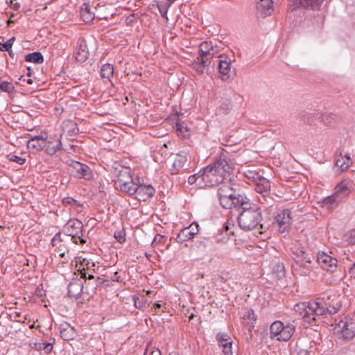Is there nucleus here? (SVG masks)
<instances>
[{
  "mask_svg": "<svg viewBox=\"0 0 355 355\" xmlns=\"http://www.w3.org/2000/svg\"><path fill=\"white\" fill-rule=\"evenodd\" d=\"M70 173L76 178L90 180L92 178V172L86 164L73 161L70 166Z\"/></svg>",
  "mask_w": 355,
  "mask_h": 355,
  "instance_id": "12",
  "label": "nucleus"
},
{
  "mask_svg": "<svg viewBox=\"0 0 355 355\" xmlns=\"http://www.w3.org/2000/svg\"><path fill=\"white\" fill-rule=\"evenodd\" d=\"M113 65L110 64H105L102 66L101 69V76L102 78L111 81V78L113 76Z\"/></svg>",
  "mask_w": 355,
  "mask_h": 355,
  "instance_id": "29",
  "label": "nucleus"
},
{
  "mask_svg": "<svg viewBox=\"0 0 355 355\" xmlns=\"http://www.w3.org/2000/svg\"><path fill=\"white\" fill-rule=\"evenodd\" d=\"M187 162V153L181 152L176 155L173 160L172 168H171L173 174H177L181 171Z\"/></svg>",
  "mask_w": 355,
  "mask_h": 355,
  "instance_id": "19",
  "label": "nucleus"
},
{
  "mask_svg": "<svg viewBox=\"0 0 355 355\" xmlns=\"http://www.w3.org/2000/svg\"><path fill=\"white\" fill-rule=\"evenodd\" d=\"M193 236L190 230L187 227H185L179 232L176 239L178 242L183 243L193 239Z\"/></svg>",
  "mask_w": 355,
  "mask_h": 355,
  "instance_id": "32",
  "label": "nucleus"
},
{
  "mask_svg": "<svg viewBox=\"0 0 355 355\" xmlns=\"http://www.w3.org/2000/svg\"><path fill=\"white\" fill-rule=\"evenodd\" d=\"M230 183V182L222 183V185L218 189V198L236 197L235 190L232 187Z\"/></svg>",
  "mask_w": 355,
  "mask_h": 355,
  "instance_id": "22",
  "label": "nucleus"
},
{
  "mask_svg": "<svg viewBox=\"0 0 355 355\" xmlns=\"http://www.w3.org/2000/svg\"><path fill=\"white\" fill-rule=\"evenodd\" d=\"M303 7H311L316 8L322 2L323 0H295Z\"/></svg>",
  "mask_w": 355,
  "mask_h": 355,
  "instance_id": "35",
  "label": "nucleus"
},
{
  "mask_svg": "<svg viewBox=\"0 0 355 355\" xmlns=\"http://www.w3.org/2000/svg\"><path fill=\"white\" fill-rule=\"evenodd\" d=\"M223 352L224 355H234L232 352V342L223 344Z\"/></svg>",
  "mask_w": 355,
  "mask_h": 355,
  "instance_id": "43",
  "label": "nucleus"
},
{
  "mask_svg": "<svg viewBox=\"0 0 355 355\" xmlns=\"http://www.w3.org/2000/svg\"><path fill=\"white\" fill-rule=\"evenodd\" d=\"M15 40V37H12L6 41V42L10 44L9 46L10 49H12V46L13 45Z\"/></svg>",
  "mask_w": 355,
  "mask_h": 355,
  "instance_id": "49",
  "label": "nucleus"
},
{
  "mask_svg": "<svg viewBox=\"0 0 355 355\" xmlns=\"http://www.w3.org/2000/svg\"><path fill=\"white\" fill-rule=\"evenodd\" d=\"M26 82H27V83H28V84H32V83H33V80H32V79H31V78H29V79H28V80H26Z\"/></svg>",
  "mask_w": 355,
  "mask_h": 355,
  "instance_id": "59",
  "label": "nucleus"
},
{
  "mask_svg": "<svg viewBox=\"0 0 355 355\" xmlns=\"http://www.w3.org/2000/svg\"><path fill=\"white\" fill-rule=\"evenodd\" d=\"M80 16L84 21L86 23L92 21L95 15L90 10L89 5L88 3H84L80 8Z\"/></svg>",
  "mask_w": 355,
  "mask_h": 355,
  "instance_id": "28",
  "label": "nucleus"
},
{
  "mask_svg": "<svg viewBox=\"0 0 355 355\" xmlns=\"http://www.w3.org/2000/svg\"><path fill=\"white\" fill-rule=\"evenodd\" d=\"M324 308L319 307L318 301L303 302L296 304L294 310L306 321L315 320V316L324 315Z\"/></svg>",
  "mask_w": 355,
  "mask_h": 355,
  "instance_id": "3",
  "label": "nucleus"
},
{
  "mask_svg": "<svg viewBox=\"0 0 355 355\" xmlns=\"http://www.w3.org/2000/svg\"><path fill=\"white\" fill-rule=\"evenodd\" d=\"M150 355H161V352L159 349H155L151 351Z\"/></svg>",
  "mask_w": 355,
  "mask_h": 355,
  "instance_id": "51",
  "label": "nucleus"
},
{
  "mask_svg": "<svg viewBox=\"0 0 355 355\" xmlns=\"http://www.w3.org/2000/svg\"><path fill=\"white\" fill-rule=\"evenodd\" d=\"M60 334H61V337L64 339V340H71L73 338V332L71 334H70L69 331H68L67 329H62L61 331H60Z\"/></svg>",
  "mask_w": 355,
  "mask_h": 355,
  "instance_id": "44",
  "label": "nucleus"
},
{
  "mask_svg": "<svg viewBox=\"0 0 355 355\" xmlns=\"http://www.w3.org/2000/svg\"><path fill=\"white\" fill-rule=\"evenodd\" d=\"M292 212L289 209L281 210L275 216V223L277 225L278 231L281 233L288 230L291 225Z\"/></svg>",
  "mask_w": 355,
  "mask_h": 355,
  "instance_id": "10",
  "label": "nucleus"
},
{
  "mask_svg": "<svg viewBox=\"0 0 355 355\" xmlns=\"http://www.w3.org/2000/svg\"><path fill=\"white\" fill-rule=\"evenodd\" d=\"M342 336L345 339H352L355 336V319L341 320L338 324Z\"/></svg>",
  "mask_w": 355,
  "mask_h": 355,
  "instance_id": "15",
  "label": "nucleus"
},
{
  "mask_svg": "<svg viewBox=\"0 0 355 355\" xmlns=\"http://www.w3.org/2000/svg\"><path fill=\"white\" fill-rule=\"evenodd\" d=\"M255 184V191L262 194V198H265L268 193L270 188L269 181L263 177H261Z\"/></svg>",
  "mask_w": 355,
  "mask_h": 355,
  "instance_id": "23",
  "label": "nucleus"
},
{
  "mask_svg": "<svg viewBox=\"0 0 355 355\" xmlns=\"http://www.w3.org/2000/svg\"><path fill=\"white\" fill-rule=\"evenodd\" d=\"M349 273L352 275L355 276V262L353 264V266L349 268Z\"/></svg>",
  "mask_w": 355,
  "mask_h": 355,
  "instance_id": "52",
  "label": "nucleus"
},
{
  "mask_svg": "<svg viewBox=\"0 0 355 355\" xmlns=\"http://www.w3.org/2000/svg\"><path fill=\"white\" fill-rule=\"evenodd\" d=\"M354 190V185L351 181L343 180L336 185L333 193L340 199V200L343 201L345 198H347Z\"/></svg>",
  "mask_w": 355,
  "mask_h": 355,
  "instance_id": "13",
  "label": "nucleus"
},
{
  "mask_svg": "<svg viewBox=\"0 0 355 355\" xmlns=\"http://www.w3.org/2000/svg\"><path fill=\"white\" fill-rule=\"evenodd\" d=\"M85 46L80 45V50L76 53V58L78 62H85L88 57V51L85 49Z\"/></svg>",
  "mask_w": 355,
  "mask_h": 355,
  "instance_id": "37",
  "label": "nucleus"
},
{
  "mask_svg": "<svg viewBox=\"0 0 355 355\" xmlns=\"http://www.w3.org/2000/svg\"><path fill=\"white\" fill-rule=\"evenodd\" d=\"M277 267H278V268H281L282 269H283V268H284V267H283V266H282V265H278V266H277Z\"/></svg>",
  "mask_w": 355,
  "mask_h": 355,
  "instance_id": "62",
  "label": "nucleus"
},
{
  "mask_svg": "<svg viewBox=\"0 0 355 355\" xmlns=\"http://www.w3.org/2000/svg\"><path fill=\"white\" fill-rule=\"evenodd\" d=\"M218 62L219 73L222 76L229 77V74L232 68V60L230 58L226 55H218L217 58H215Z\"/></svg>",
  "mask_w": 355,
  "mask_h": 355,
  "instance_id": "17",
  "label": "nucleus"
},
{
  "mask_svg": "<svg viewBox=\"0 0 355 355\" xmlns=\"http://www.w3.org/2000/svg\"><path fill=\"white\" fill-rule=\"evenodd\" d=\"M317 301L319 302V307L324 308V315L334 314L341 307L340 297L336 294L329 295L326 299H318Z\"/></svg>",
  "mask_w": 355,
  "mask_h": 355,
  "instance_id": "9",
  "label": "nucleus"
},
{
  "mask_svg": "<svg viewBox=\"0 0 355 355\" xmlns=\"http://www.w3.org/2000/svg\"><path fill=\"white\" fill-rule=\"evenodd\" d=\"M81 275H82V277H83L84 279H93L94 278V275L92 274H89L88 276H87V272L85 271V272H81Z\"/></svg>",
  "mask_w": 355,
  "mask_h": 355,
  "instance_id": "48",
  "label": "nucleus"
},
{
  "mask_svg": "<svg viewBox=\"0 0 355 355\" xmlns=\"http://www.w3.org/2000/svg\"><path fill=\"white\" fill-rule=\"evenodd\" d=\"M317 261L320 267L324 270L334 272L337 269V259L324 252H319L318 253Z\"/></svg>",
  "mask_w": 355,
  "mask_h": 355,
  "instance_id": "11",
  "label": "nucleus"
},
{
  "mask_svg": "<svg viewBox=\"0 0 355 355\" xmlns=\"http://www.w3.org/2000/svg\"><path fill=\"white\" fill-rule=\"evenodd\" d=\"M313 259H300L293 266L295 272L301 276H309L313 270Z\"/></svg>",
  "mask_w": 355,
  "mask_h": 355,
  "instance_id": "16",
  "label": "nucleus"
},
{
  "mask_svg": "<svg viewBox=\"0 0 355 355\" xmlns=\"http://www.w3.org/2000/svg\"><path fill=\"white\" fill-rule=\"evenodd\" d=\"M297 355H309V353L306 350H301L298 352Z\"/></svg>",
  "mask_w": 355,
  "mask_h": 355,
  "instance_id": "54",
  "label": "nucleus"
},
{
  "mask_svg": "<svg viewBox=\"0 0 355 355\" xmlns=\"http://www.w3.org/2000/svg\"><path fill=\"white\" fill-rule=\"evenodd\" d=\"M169 355H178L176 352H171Z\"/></svg>",
  "mask_w": 355,
  "mask_h": 355,
  "instance_id": "61",
  "label": "nucleus"
},
{
  "mask_svg": "<svg viewBox=\"0 0 355 355\" xmlns=\"http://www.w3.org/2000/svg\"><path fill=\"white\" fill-rule=\"evenodd\" d=\"M69 236H61L57 234L52 239V245L55 248V251L62 259V262L67 263L69 259V252L72 244H76Z\"/></svg>",
  "mask_w": 355,
  "mask_h": 355,
  "instance_id": "4",
  "label": "nucleus"
},
{
  "mask_svg": "<svg viewBox=\"0 0 355 355\" xmlns=\"http://www.w3.org/2000/svg\"><path fill=\"white\" fill-rule=\"evenodd\" d=\"M52 348H53V347H52L51 344H50V343L46 344V346L44 347V349L47 352H51Z\"/></svg>",
  "mask_w": 355,
  "mask_h": 355,
  "instance_id": "53",
  "label": "nucleus"
},
{
  "mask_svg": "<svg viewBox=\"0 0 355 355\" xmlns=\"http://www.w3.org/2000/svg\"><path fill=\"white\" fill-rule=\"evenodd\" d=\"M83 282L80 279H73L68 286L69 295L73 297H78L83 292Z\"/></svg>",
  "mask_w": 355,
  "mask_h": 355,
  "instance_id": "20",
  "label": "nucleus"
},
{
  "mask_svg": "<svg viewBox=\"0 0 355 355\" xmlns=\"http://www.w3.org/2000/svg\"><path fill=\"white\" fill-rule=\"evenodd\" d=\"M25 60L29 62L41 64L44 62V58L40 52H33L26 55Z\"/></svg>",
  "mask_w": 355,
  "mask_h": 355,
  "instance_id": "30",
  "label": "nucleus"
},
{
  "mask_svg": "<svg viewBox=\"0 0 355 355\" xmlns=\"http://www.w3.org/2000/svg\"><path fill=\"white\" fill-rule=\"evenodd\" d=\"M295 331V327L291 324L286 325L281 321L272 323L270 328V338L278 341H288Z\"/></svg>",
  "mask_w": 355,
  "mask_h": 355,
  "instance_id": "5",
  "label": "nucleus"
},
{
  "mask_svg": "<svg viewBox=\"0 0 355 355\" xmlns=\"http://www.w3.org/2000/svg\"><path fill=\"white\" fill-rule=\"evenodd\" d=\"M172 2H159L157 3V7L161 15L166 19H168L167 12Z\"/></svg>",
  "mask_w": 355,
  "mask_h": 355,
  "instance_id": "36",
  "label": "nucleus"
},
{
  "mask_svg": "<svg viewBox=\"0 0 355 355\" xmlns=\"http://www.w3.org/2000/svg\"><path fill=\"white\" fill-rule=\"evenodd\" d=\"M242 196L241 197H230V198H218L220 205L225 209H232L234 207L241 206V201H242Z\"/></svg>",
  "mask_w": 355,
  "mask_h": 355,
  "instance_id": "26",
  "label": "nucleus"
},
{
  "mask_svg": "<svg viewBox=\"0 0 355 355\" xmlns=\"http://www.w3.org/2000/svg\"><path fill=\"white\" fill-rule=\"evenodd\" d=\"M242 198L241 207L242 211L238 217L239 225L244 230H252L257 227L263 228L261 224L262 216L260 208L257 205H252Z\"/></svg>",
  "mask_w": 355,
  "mask_h": 355,
  "instance_id": "2",
  "label": "nucleus"
},
{
  "mask_svg": "<svg viewBox=\"0 0 355 355\" xmlns=\"http://www.w3.org/2000/svg\"><path fill=\"white\" fill-rule=\"evenodd\" d=\"M11 58H14L15 53H13L12 49H10V50L7 51Z\"/></svg>",
  "mask_w": 355,
  "mask_h": 355,
  "instance_id": "56",
  "label": "nucleus"
},
{
  "mask_svg": "<svg viewBox=\"0 0 355 355\" xmlns=\"http://www.w3.org/2000/svg\"><path fill=\"white\" fill-rule=\"evenodd\" d=\"M116 184V187L119 188L121 191L126 192L130 195H132V192L136 191L134 190V188L137 184L133 182L128 169L119 171L118 180Z\"/></svg>",
  "mask_w": 355,
  "mask_h": 355,
  "instance_id": "7",
  "label": "nucleus"
},
{
  "mask_svg": "<svg viewBox=\"0 0 355 355\" xmlns=\"http://www.w3.org/2000/svg\"><path fill=\"white\" fill-rule=\"evenodd\" d=\"M20 7V5L18 3H15L14 5H13V8L16 10H17L19 9V8Z\"/></svg>",
  "mask_w": 355,
  "mask_h": 355,
  "instance_id": "57",
  "label": "nucleus"
},
{
  "mask_svg": "<svg viewBox=\"0 0 355 355\" xmlns=\"http://www.w3.org/2000/svg\"><path fill=\"white\" fill-rule=\"evenodd\" d=\"M216 338L219 344L223 346V344L225 343H232L230 337L225 334L218 333L216 336Z\"/></svg>",
  "mask_w": 355,
  "mask_h": 355,
  "instance_id": "40",
  "label": "nucleus"
},
{
  "mask_svg": "<svg viewBox=\"0 0 355 355\" xmlns=\"http://www.w3.org/2000/svg\"><path fill=\"white\" fill-rule=\"evenodd\" d=\"M230 102L227 103H225V104H223L221 106H220V108L224 110L225 111H227L229 109H230Z\"/></svg>",
  "mask_w": 355,
  "mask_h": 355,
  "instance_id": "50",
  "label": "nucleus"
},
{
  "mask_svg": "<svg viewBox=\"0 0 355 355\" xmlns=\"http://www.w3.org/2000/svg\"><path fill=\"white\" fill-rule=\"evenodd\" d=\"M210 64H204L200 60H197L193 63V67L199 73H202L205 67H209Z\"/></svg>",
  "mask_w": 355,
  "mask_h": 355,
  "instance_id": "39",
  "label": "nucleus"
},
{
  "mask_svg": "<svg viewBox=\"0 0 355 355\" xmlns=\"http://www.w3.org/2000/svg\"><path fill=\"white\" fill-rule=\"evenodd\" d=\"M342 201L340 200L334 193L326 197L321 201V206L329 210H334L338 207Z\"/></svg>",
  "mask_w": 355,
  "mask_h": 355,
  "instance_id": "25",
  "label": "nucleus"
},
{
  "mask_svg": "<svg viewBox=\"0 0 355 355\" xmlns=\"http://www.w3.org/2000/svg\"><path fill=\"white\" fill-rule=\"evenodd\" d=\"M71 201H73V200L70 198H67L64 200V203H71Z\"/></svg>",
  "mask_w": 355,
  "mask_h": 355,
  "instance_id": "55",
  "label": "nucleus"
},
{
  "mask_svg": "<svg viewBox=\"0 0 355 355\" xmlns=\"http://www.w3.org/2000/svg\"><path fill=\"white\" fill-rule=\"evenodd\" d=\"M15 87L11 83L4 81L0 83V89L3 92H10Z\"/></svg>",
  "mask_w": 355,
  "mask_h": 355,
  "instance_id": "42",
  "label": "nucleus"
},
{
  "mask_svg": "<svg viewBox=\"0 0 355 355\" xmlns=\"http://www.w3.org/2000/svg\"><path fill=\"white\" fill-rule=\"evenodd\" d=\"M225 228L226 231H227V232H228V231L230 230V226H229V225H228V224H226V225H225Z\"/></svg>",
  "mask_w": 355,
  "mask_h": 355,
  "instance_id": "60",
  "label": "nucleus"
},
{
  "mask_svg": "<svg viewBox=\"0 0 355 355\" xmlns=\"http://www.w3.org/2000/svg\"><path fill=\"white\" fill-rule=\"evenodd\" d=\"M83 223L77 219L69 220L64 227V236H69L73 240V242L78 243V239L81 243H85V240L80 237L82 235Z\"/></svg>",
  "mask_w": 355,
  "mask_h": 355,
  "instance_id": "6",
  "label": "nucleus"
},
{
  "mask_svg": "<svg viewBox=\"0 0 355 355\" xmlns=\"http://www.w3.org/2000/svg\"><path fill=\"white\" fill-rule=\"evenodd\" d=\"M199 55L198 59L205 64L215 63L214 58H218L216 50L209 42H203L199 46Z\"/></svg>",
  "mask_w": 355,
  "mask_h": 355,
  "instance_id": "8",
  "label": "nucleus"
},
{
  "mask_svg": "<svg viewBox=\"0 0 355 355\" xmlns=\"http://www.w3.org/2000/svg\"><path fill=\"white\" fill-rule=\"evenodd\" d=\"M163 238L164 237L162 235L156 234L153 242H152V244L155 245L156 243L161 242V241H162V239H163Z\"/></svg>",
  "mask_w": 355,
  "mask_h": 355,
  "instance_id": "47",
  "label": "nucleus"
},
{
  "mask_svg": "<svg viewBox=\"0 0 355 355\" xmlns=\"http://www.w3.org/2000/svg\"><path fill=\"white\" fill-rule=\"evenodd\" d=\"M45 139L42 135L33 137L27 141V147L29 150L38 151L45 147Z\"/></svg>",
  "mask_w": 355,
  "mask_h": 355,
  "instance_id": "21",
  "label": "nucleus"
},
{
  "mask_svg": "<svg viewBox=\"0 0 355 355\" xmlns=\"http://www.w3.org/2000/svg\"><path fill=\"white\" fill-rule=\"evenodd\" d=\"M176 125H177L176 132H177V134L180 137H181L182 138H186V137H189V130L184 122H178V123H177Z\"/></svg>",
  "mask_w": 355,
  "mask_h": 355,
  "instance_id": "34",
  "label": "nucleus"
},
{
  "mask_svg": "<svg viewBox=\"0 0 355 355\" xmlns=\"http://www.w3.org/2000/svg\"><path fill=\"white\" fill-rule=\"evenodd\" d=\"M293 259L295 260V263L297 262V261L298 260V259H313V257L311 256V254H309L308 253H306L303 248H296L295 251L293 252Z\"/></svg>",
  "mask_w": 355,
  "mask_h": 355,
  "instance_id": "33",
  "label": "nucleus"
},
{
  "mask_svg": "<svg viewBox=\"0 0 355 355\" xmlns=\"http://www.w3.org/2000/svg\"><path fill=\"white\" fill-rule=\"evenodd\" d=\"M61 141L60 139L46 141L45 139V147L43 150L49 155H53L61 149Z\"/></svg>",
  "mask_w": 355,
  "mask_h": 355,
  "instance_id": "24",
  "label": "nucleus"
},
{
  "mask_svg": "<svg viewBox=\"0 0 355 355\" xmlns=\"http://www.w3.org/2000/svg\"><path fill=\"white\" fill-rule=\"evenodd\" d=\"M187 228L190 230L191 233H192L193 236L198 234L199 230H198V225L197 223H192L190 225V226L187 227Z\"/></svg>",
  "mask_w": 355,
  "mask_h": 355,
  "instance_id": "46",
  "label": "nucleus"
},
{
  "mask_svg": "<svg viewBox=\"0 0 355 355\" xmlns=\"http://www.w3.org/2000/svg\"><path fill=\"white\" fill-rule=\"evenodd\" d=\"M257 10L263 17L271 15L274 12L272 0H259L257 3Z\"/></svg>",
  "mask_w": 355,
  "mask_h": 355,
  "instance_id": "18",
  "label": "nucleus"
},
{
  "mask_svg": "<svg viewBox=\"0 0 355 355\" xmlns=\"http://www.w3.org/2000/svg\"><path fill=\"white\" fill-rule=\"evenodd\" d=\"M244 174L246 178L254 183L257 182L262 177L257 171L252 170H248L244 173Z\"/></svg>",
  "mask_w": 355,
  "mask_h": 355,
  "instance_id": "38",
  "label": "nucleus"
},
{
  "mask_svg": "<svg viewBox=\"0 0 355 355\" xmlns=\"http://www.w3.org/2000/svg\"><path fill=\"white\" fill-rule=\"evenodd\" d=\"M161 307V304L158 302L153 304V309H158Z\"/></svg>",
  "mask_w": 355,
  "mask_h": 355,
  "instance_id": "58",
  "label": "nucleus"
},
{
  "mask_svg": "<svg viewBox=\"0 0 355 355\" xmlns=\"http://www.w3.org/2000/svg\"><path fill=\"white\" fill-rule=\"evenodd\" d=\"M352 161L349 156L340 155L336 160V166L340 169L341 171H345L349 168L352 165Z\"/></svg>",
  "mask_w": 355,
  "mask_h": 355,
  "instance_id": "27",
  "label": "nucleus"
},
{
  "mask_svg": "<svg viewBox=\"0 0 355 355\" xmlns=\"http://www.w3.org/2000/svg\"><path fill=\"white\" fill-rule=\"evenodd\" d=\"M234 170L235 165L232 160L225 155H222L214 163L201 170V180L205 184V187L232 182Z\"/></svg>",
  "mask_w": 355,
  "mask_h": 355,
  "instance_id": "1",
  "label": "nucleus"
},
{
  "mask_svg": "<svg viewBox=\"0 0 355 355\" xmlns=\"http://www.w3.org/2000/svg\"><path fill=\"white\" fill-rule=\"evenodd\" d=\"M114 238L120 243H122L125 241V234L122 232H116L114 233Z\"/></svg>",
  "mask_w": 355,
  "mask_h": 355,
  "instance_id": "45",
  "label": "nucleus"
},
{
  "mask_svg": "<svg viewBox=\"0 0 355 355\" xmlns=\"http://www.w3.org/2000/svg\"><path fill=\"white\" fill-rule=\"evenodd\" d=\"M134 190L136 191L132 192V195L135 194L139 201H146L155 192V189L150 184H136Z\"/></svg>",
  "mask_w": 355,
  "mask_h": 355,
  "instance_id": "14",
  "label": "nucleus"
},
{
  "mask_svg": "<svg viewBox=\"0 0 355 355\" xmlns=\"http://www.w3.org/2000/svg\"><path fill=\"white\" fill-rule=\"evenodd\" d=\"M202 177L201 170L196 174L190 175L188 178V183L189 184H195L197 187L203 188L205 187V184L203 181L201 180Z\"/></svg>",
  "mask_w": 355,
  "mask_h": 355,
  "instance_id": "31",
  "label": "nucleus"
},
{
  "mask_svg": "<svg viewBox=\"0 0 355 355\" xmlns=\"http://www.w3.org/2000/svg\"><path fill=\"white\" fill-rule=\"evenodd\" d=\"M7 157L10 161L17 162L20 165L24 164L26 162L25 158L15 155L10 154V155H8L7 156Z\"/></svg>",
  "mask_w": 355,
  "mask_h": 355,
  "instance_id": "41",
  "label": "nucleus"
}]
</instances>
